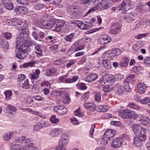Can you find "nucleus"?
Returning <instances> with one entry per match:
<instances>
[{
  "mask_svg": "<svg viewBox=\"0 0 150 150\" xmlns=\"http://www.w3.org/2000/svg\"><path fill=\"white\" fill-rule=\"evenodd\" d=\"M133 131L137 136L134 138V141H145L146 139V130L142 126L138 125H134L132 127Z\"/></svg>",
  "mask_w": 150,
  "mask_h": 150,
  "instance_id": "1",
  "label": "nucleus"
},
{
  "mask_svg": "<svg viewBox=\"0 0 150 150\" xmlns=\"http://www.w3.org/2000/svg\"><path fill=\"white\" fill-rule=\"evenodd\" d=\"M28 34L25 31H23L21 33L16 39V43L17 48H18V46L25 43H28Z\"/></svg>",
  "mask_w": 150,
  "mask_h": 150,
  "instance_id": "2",
  "label": "nucleus"
},
{
  "mask_svg": "<svg viewBox=\"0 0 150 150\" xmlns=\"http://www.w3.org/2000/svg\"><path fill=\"white\" fill-rule=\"evenodd\" d=\"M114 77L111 75H105L103 77V80L101 81V84L103 86L111 85L115 81Z\"/></svg>",
  "mask_w": 150,
  "mask_h": 150,
  "instance_id": "3",
  "label": "nucleus"
},
{
  "mask_svg": "<svg viewBox=\"0 0 150 150\" xmlns=\"http://www.w3.org/2000/svg\"><path fill=\"white\" fill-rule=\"evenodd\" d=\"M55 22L54 21H47L42 19L40 21V24L41 27L44 28L50 29L53 27Z\"/></svg>",
  "mask_w": 150,
  "mask_h": 150,
  "instance_id": "4",
  "label": "nucleus"
},
{
  "mask_svg": "<svg viewBox=\"0 0 150 150\" xmlns=\"http://www.w3.org/2000/svg\"><path fill=\"white\" fill-rule=\"evenodd\" d=\"M121 25L120 23L117 22L113 23L110 32L113 34H117L121 31Z\"/></svg>",
  "mask_w": 150,
  "mask_h": 150,
  "instance_id": "5",
  "label": "nucleus"
},
{
  "mask_svg": "<svg viewBox=\"0 0 150 150\" xmlns=\"http://www.w3.org/2000/svg\"><path fill=\"white\" fill-rule=\"evenodd\" d=\"M115 132L114 130H107L104 134V139L106 141L112 140V137L115 135Z\"/></svg>",
  "mask_w": 150,
  "mask_h": 150,
  "instance_id": "6",
  "label": "nucleus"
},
{
  "mask_svg": "<svg viewBox=\"0 0 150 150\" xmlns=\"http://www.w3.org/2000/svg\"><path fill=\"white\" fill-rule=\"evenodd\" d=\"M53 109L55 112L61 115L66 114L67 111V109L62 105L55 106L54 107Z\"/></svg>",
  "mask_w": 150,
  "mask_h": 150,
  "instance_id": "7",
  "label": "nucleus"
},
{
  "mask_svg": "<svg viewBox=\"0 0 150 150\" xmlns=\"http://www.w3.org/2000/svg\"><path fill=\"white\" fill-rule=\"evenodd\" d=\"M111 40V38L109 36L104 34L103 35L101 38L99 40L98 42L101 45L107 44Z\"/></svg>",
  "mask_w": 150,
  "mask_h": 150,
  "instance_id": "8",
  "label": "nucleus"
},
{
  "mask_svg": "<svg viewBox=\"0 0 150 150\" xmlns=\"http://www.w3.org/2000/svg\"><path fill=\"white\" fill-rule=\"evenodd\" d=\"M28 11V9L26 8L23 6L16 7L14 9V12L18 14L25 13L27 12Z\"/></svg>",
  "mask_w": 150,
  "mask_h": 150,
  "instance_id": "9",
  "label": "nucleus"
},
{
  "mask_svg": "<svg viewBox=\"0 0 150 150\" xmlns=\"http://www.w3.org/2000/svg\"><path fill=\"white\" fill-rule=\"evenodd\" d=\"M131 2V0H124L120 6V9L125 10V11L128 10L129 9L128 7Z\"/></svg>",
  "mask_w": 150,
  "mask_h": 150,
  "instance_id": "10",
  "label": "nucleus"
},
{
  "mask_svg": "<svg viewBox=\"0 0 150 150\" xmlns=\"http://www.w3.org/2000/svg\"><path fill=\"white\" fill-rule=\"evenodd\" d=\"M62 130L60 128H56L51 131L50 134L52 137H56L58 136V135L61 134Z\"/></svg>",
  "mask_w": 150,
  "mask_h": 150,
  "instance_id": "11",
  "label": "nucleus"
},
{
  "mask_svg": "<svg viewBox=\"0 0 150 150\" xmlns=\"http://www.w3.org/2000/svg\"><path fill=\"white\" fill-rule=\"evenodd\" d=\"M7 41H6L1 38H0V46L4 52H6L9 47V45Z\"/></svg>",
  "mask_w": 150,
  "mask_h": 150,
  "instance_id": "12",
  "label": "nucleus"
},
{
  "mask_svg": "<svg viewBox=\"0 0 150 150\" xmlns=\"http://www.w3.org/2000/svg\"><path fill=\"white\" fill-rule=\"evenodd\" d=\"M64 25V23L62 21H59L57 22L55 21L54 25L53 26V27H55L54 30L56 32H59Z\"/></svg>",
  "mask_w": 150,
  "mask_h": 150,
  "instance_id": "13",
  "label": "nucleus"
},
{
  "mask_svg": "<svg viewBox=\"0 0 150 150\" xmlns=\"http://www.w3.org/2000/svg\"><path fill=\"white\" fill-rule=\"evenodd\" d=\"M137 88L138 93H144L146 90V87L144 83H139L138 84Z\"/></svg>",
  "mask_w": 150,
  "mask_h": 150,
  "instance_id": "14",
  "label": "nucleus"
},
{
  "mask_svg": "<svg viewBox=\"0 0 150 150\" xmlns=\"http://www.w3.org/2000/svg\"><path fill=\"white\" fill-rule=\"evenodd\" d=\"M131 110L128 109H125L121 112V116L124 119H129Z\"/></svg>",
  "mask_w": 150,
  "mask_h": 150,
  "instance_id": "15",
  "label": "nucleus"
},
{
  "mask_svg": "<svg viewBox=\"0 0 150 150\" xmlns=\"http://www.w3.org/2000/svg\"><path fill=\"white\" fill-rule=\"evenodd\" d=\"M18 48L21 52L23 53H26L29 50L28 45V43L22 44L18 46Z\"/></svg>",
  "mask_w": 150,
  "mask_h": 150,
  "instance_id": "16",
  "label": "nucleus"
},
{
  "mask_svg": "<svg viewBox=\"0 0 150 150\" xmlns=\"http://www.w3.org/2000/svg\"><path fill=\"white\" fill-rule=\"evenodd\" d=\"M4 6L5 8L8 10H12L13 8V3L10 0H7Z\"/></svg>",
  "mask_w": 150,
  "mask_h": 150,
  "instance_id": "17",
  "label": "nucleus"
},
{
  "mask_svg": "<svg viewBox=\"0 0 150 150\" xmlns=\"http://www.w3.org/2000/svg\"><path fill=\"white\" fill-rule=\"evenodd\" d=\"M98 78L97 75L93 73L88 75L86 79V81L88 82H91L95 80Z\"/></svg>",
  "mask_w": 150,
  "mask_h": 150,
  "instance_id": "18",
  "label": "nucleus"
},
{
  "mask_svg": "<svg viewBox=\"0 0 150 150\" xmlns=\"http://www.w3.org/2000/svg\"><path fill=\"white\" fill-rule=\"evenodd\" d=\"M62 102L64 104L69 103L70 101L69 94L68 93H67L64 95L62 96Z\"/></svg>",
  "mask_w": 150,
  "mask_h": 150,
  "instance_id": "19",
  "label": "nucleus"
},
{
  "mask_svg": "<svg viewBox=\"0 0 150 150\" xmlns=\"http://www.w3.org/2000/svg\"><path fill=\"white\" fill-rule=\"evenodd\" d=\"M84 107L87 109L92 110L96 109V106L95 104H93L91 103H84L83 104Z\"/></svg>",
  "mask_w": 150,
  "mask_h": 150,
  "instance_id": "20",
  "label": "nucleus"
},
{
  "mask_svg": "<svg viewBox=\"0 0 150 150\" xmlns=\"http://www.w3.org/2000/svg\"><path fill=\"white\" fill-rule=\"evenodd\" d=\"M112 51L113 52H107L103 54L102 57H103L110 58V59H112L113 58L112 56L116 55L115 53L116 52L117 50L115 49L114 50H113Z\"/></svg>",
  "mask_w": 150,
  "mask_h": 150,
  "instance_id": "21",
  "label": "nucleus"
},
{
  "mask_svg": "<svg viewBox=\"0 0 150 150\" xmlns=\"http://www.w3.org/2000/svg\"><path fill=\"white\" fill-rule=\"evenodd\" d=\"M13 133L12 132H7L3 136V138L4 140L8 141L11 140L13 137Z\"/></svg>",
  "mask_w": 150,
  "mask_h": 150,
  "instance_id": "22",
  "label": "nucleus"
},
{
  "mask_svg": "<svg viewBox=\"0 0 150 150\" xmlns=\"http://www.w3.org/2000/svg\"><path fill=\"white\" fill-rule=\"evenodd\" d=\"M129 62V59L127 57H125L123 59V61L121 62L119 66L121 67H127Z\"/></svg>",
  "mask_w": 150,
  "mask_h": 150,
  "instance_id": "23",
  "label": "nucleus"
},
{
  "mask_svg": "<svg viewBox=\"0 0 150 150\" xmlns=\"http://www.w3.org/2000/svg\"><path fill=\"white\" fill-rule=\"evenodd\" d=\"M110 1L109 0H102L101 1V4L103 5L104 9H106L109 8L110 5Z\"/></svg>",
  "mask_w": 150,
  "mask_h": 150,
  "instance_id": "24",
  "label": "nucleus"
},
{
  "mask_svg": "<svg viewBox=\"0 0 150 150\" xmlns=\"http://www.w3.org/2000/svg\"><path fill=\"white\" fill-rule=\"evenodd\" d=\"M116 87L117 88V93L118 94L120 95L123 93L124 90V88L123 86H122L119 84H117L116 85Z\"/></svg>",
  "mask_w": 150,
  "mask_h": 150,
  "instance_id": "25",
  "label": "nucleus"
},
{
  "mask_svg": "<svg viewBox=\"0 0 150 150\" xmlns=\"http://www.w3.org/2000/svg\"><path fill=\"white\" fill-rule=\"evenodd\" d=\"M40 72V71L38 69H36L35 72H33V74H31L30 77L31 79L33 80L37 79L38 77Z\"/></svg>",
  "mask_w": 150,
  "mask_h": 150,
  "instance_id": "26",
  "label": "nucleus"
},
{
  "mask_svg": "<svg viewBox=\"0 0 150 150\" xmlns=\"http://www.w3.org/2000/svg\"><path fill=\"white\" fill-rule=\"evenodd\" d=\"M121 141H113L111 144V146L113 148L120 147L122 144Z\"/></svg>",
  "mask_w": 150,
  "mask_h": 150,
  "instance_id": "27",
  "label": "nucleus"
},
{
  "mask_svg": "<svg viewBox=\"0 0 150 150\" xmlns=\"http://www.w3.org/2000/svg\"><path fill=\"white\" fill-rule=\"evenodd\" d=\"M98 108L100 112H106L109 109V107L107 106H103L101 105H99Z\"/></svg>",
  "mask_w": 150,
  "mask_h": 150,
  "instance_id": "28",
  "label": "nucleus"
},
{
  "mask_svg": "<svg viewBox=\"0 0 150 150\" xmlns=\"http://www.w3.org/2000/svg\"><path fill=\"white\" fill-rule=\"evenodd\" d=\"M13 150H27V149L19 144H16L14 145Z\"/></svg>",
  "mask_w": 150,
  "mask_h": 150,
  "instance_id": "29",
  "label": "nucleus"
},
{
  "mask_svg": "<svg viewBox=\"0 0 150 150\" xmlns=\"http://www.w3.org/2000/svg\"><path fill=\"white\" fill-rule=\"evenodd\" d=\"M102 64L104 67L107 69H110L111 68V65L110 62L104 59L102 60Z\"/></svg>",
  "mask_w": 150,
  "mask_h": 150,
  "instance_id": "30",
  "label": "nucleus"
},
{
  "mask_svg": "<svg viewBox=\"0 0 150 150\" xmlns=\"http://www.w3.org/2000/svg\"><path fill=\"white\" fill-rule=\"evenodd\" d=\"M50 120L53 123L56 124L59 121V119L56 117V116L53 115L51 117Z\"/></svg>",
  "mask_w": 150,
  "mask_h": 150,
  "instance_id": "31",
  "label": "nucleus"
},
{
  "mask_svg": "<svg viewBox=\"0 0 150 150\" xmlns=\"http://www.w3.org/2000/svg\"><path fill=\"white\" fill-rule=\"evenodd\" d=\"M57 70L56 69L54 68H52L48 70L46 73L47 76H49L52 75L53 74L55 73Z\"/></svg>",
  "mask_w": 150,
  "mask_h": 150,
  "instance_id": "32",
  "label": "nucleus"
},
{
  "mask_svg": "<svg viewBox=\"0 0 150 150\" xmlns=\"http://www.w3.org/2000/svg\"><path fill=\"white\" fill-rule=\"evenodd\" d=\"M16 110L15 108L11 106V105H8L6 109L7 112L11 114L12 112Z\"/></svg>",
  "mask_w": 150,
  "mask_h": 150,
  "instance_id": "33",
  "label": "nucleus"
},
{
  "mask_svg": "<svg viewBox=\"0 0 150 150\" xmlns=\"http://www.w3.org/2000/svg\"><path fill=\"white\" fill-rule=\"evenodd\" d=\"M135 76L134 75H130L125 79L124 83H128L132 79L134 78Z\"/></svg>",
  "mask_w": 150,
  "mask_h": 150,
  "instance_id": "34",
  "label": "nucleus"
},
{
  "mask_svg": "<svg viewBox=\"0 0 150 150\" xmlns=\"http://www.w3.org/2000/svg\"><path fill=\"white\" fill-rule=\"evenodd\" d=\"M35 50L36 53L40 55H42V51L39 45H37L35 47Z\"/></svg>",
  "mask_w": 150,
  "mask_h": 150,
  "instance_id": "35",
  "label": "nucleus"
},
{
  "mask_svg": "<svg viewBox=\"0 0 150 150\" xmlns=\"http://www.w3.org/2000/svg\"><path fill=\"white\" fill-rule=\"evenodd\" d=\"M24 53L20 51V52H18L16 54V57L19 59H23L25 57V55H24Z\"/></svg>",
  "mask_w": 150,
  "mask_h": 150,
  "instance_id": "36",
  "label": "nucleus"
},
{
  "mask_svg": "<svg viewBox=\"0 0 150 150\" xmlns=\"http://www.w3.org/2000/svg\"><path fill=\"white\" fill-rule=\"evenodd\" d=\"M4 93L6 96V99L8 100L10 99V97L12 95V93L9 90L6 91L4 92Z\"/></svg>",
  "mask_w": 150,
  "mask_h": 150,
  "instance_id": "37",
  "label": "nucleus"
},
{
  "mask_svg": "<svg viewBox=\"0 0 150 150\" xmlns=\"http://www.w3.org/2000/svg\"><path fill=\"white\" fill-rule=\"evenodd\" d=\"M130 113V115L129 119H135L138 117V115L133 111L131 110Z\"/></svg>",
  "mask_w": 150,
  "mask_h": 150,
  "instance_id": "38",
  "label": "nucleus"
},
{
  "mask_svg": "<svg viewBox=\"0 0 150 150\" xmlns=\"http://www.w3.org/2000/svg\"><path fill=\"white\" fill-rule=\"evenodd\" d=\"M128 106L131 108L137 110H139V108L137 105L132 103H129L128 105Z\"/></svg>",
  "mask_w": 150,
  "mask_h": 150,
  "instance_id": "39",
  "label": "nucleus"
},
{
  "mask_svg": "<svg viewBox=\"0 0 150 150\" xmlns=\"http://www.w3.org/2000/svg\"><path fill=\"white\" fill-rule=\"evenodd\" d=\"M74 36V34L73 33H71L69 35L66 36L65 37V39L67 41L70 42L71 41Z\"/></svg>",
  "mask_w": 150,
  "mask_h": 150,
  "instance_id": "40",
  "label": "nucleus"
},
{
  "mask_svg": "<svg viewBox=\"0 0 150 150\" xmlns=\"http://www.w3.org/2000/svg\"><path fill=\"white\" fill-rule=\"evenodd\" d=\"M35 64V62H29L28 63H26L24 64L23 65V67L24 68H26L30 66L32 67Z\"/></svg>",
  "mask_w": 150,
  "mask_h": 150,
  "instance_id": "41",
  "label": "nucleus"
},
{
  "mask_svg": "<svg viewBox=\"0 0 150 150\" xmlns=\"http://www.w3.org/2000/svg\"><path fill=\"white\" fill-rule=\"evenodd\" d=\"M41 85L42 86H45L50 88L51 85L48 81H47L42 82L41 83Z\"/></svg>",
  "mask_w": 150,
  "mask_h": 150,
  "instance_id": "42",
  "label": "nucleus"
},
{
  "mask_svg": "<svg viewBox=\"0 0 150 150\" xmlns=\"http://www.w3.org/2000/svg\"><path fill=\"white\" fill-rule=\"evenodd\" d=\"M22 87L24 89H27L29 88V85L28 83V80L25 81L22 85Z\"/></svg>",
  "mask_w": 150,
  "mask_h": 150,
  "instance_id": "43",
  "label": "nucleus"
},
{
  "mask_svg": "<svg viewBox=\"0 0 150 150\" xmlns=\"http://www.w3.org/2000/svg\"><path fill=\"white\" fill-rule=\"evenodd\" d=\"M141 102L142 103L147 104L150 105V98H147L142 99V100Z\"/></svg>",
  "mask_w": 150,
  "mask_h": 150,
  "instance_id": "44",
  "label": "nucleus"
},
{
  "mask_svg": "<svg viewBox=\"0 0 150 150\" xmlns=\"http://www.w3.org/2000/svg\"><path fill=\"white\" fill-rule=\"evenodd\" d=\"M149 119L147 117H141L140 118L139 121L141 123L145 122V123L148 122Z\"/></svg>",
  "mask_w": 150,
  "mask_h": 150,
  "instance_id": "45",
  "label": "nucleus"
},
{
  "mask_svg": "<svg viewBox=\"0 0 150 150\" xmlns=\"http://www.w3.org/2000/svg\"><path fill=\"white\" fill-rule=\"evenodd\" d=\"M90 92H88L85 93L82 97L81 99L83 100H87L89 96Z\"/></svg>",
  "mask_w": 150,
  "mask_h": 150,
  "instance_id": "46",
  "label": "nucleus"
},
{
  "mask_svg": "<svg viewBox=\"0 0 150 150\" xmlns=\"http://www.w3.org/2000/svg\"><path fill=\"white\" fill-rule=\"evenodd\" d=\"M79 110H80L78 109L75 110L74 112V114L75 115L81 117L83 116V113H81L80 112Z\"/></svg>",
  "mask_w": 150,
  "mask_h": 150,
  "instance_id": "47",
  "label": "nucleus"
},
{
  "mask_svg": "<svg viewBox=\"0 0 150 150\" xmlns=\"http://www.w3.org/2000/svg\"><path fill=\"white\" fill-rule=\"evenodd\" d=\"M123 85L124 90L125 89L126 91L129 92L131 90L128 83H124Z\"/></svg>",
  "mask_w": 150,
  "mask_h": 150,
  "instance_id": "48",
  "label": "nucleus"
},
{
  "mask_svg": "<svg viewBox=\"0 0 150 150\" xmlns=\"http://www.w3.org/2000/svg\"><path fill=\"white\" fill-rule=\"evenodd\" d=\"M95 100L97 102L99 101L101 99V96L100 93L98 92H96L95 95Z\"/></svg>",
  "mask_w": 150,
  "mask_h": 150,
  "instance_id": "49",
  "label": "nucleus"
},
{
  "mask_svg": "<svg viewBox=\"0 0 150 150\" xmlns=\"http://www.w3.org/2000/svg\"><path fill=\"white\" fill-rule=\"evenodd\" d=\"M95 127V124H93L92 125L91 127L90 131V136L92 138L93 137V134L94 131V129Z\"/></svg>",
  "mask_w": 150,
  "mask_h": 150,
  "instance_id": "50",
  "label": "nucleus"
},
{
  "mask_svg": "<svg viewBox=\"0 0 150 150\" xmlns=\"http://www.w3.org/2000/svg\"><path fill=\"white\" fill-rule=\"evenodd\" d=\"M25 146L28 148V149L32 148V147L35 146L34 144L30 142H26Z\"/></svg>",
  "mask_w": 150,
  "mask_h": 150,
  "instance_id": "51",
  "label": "nucleus"
},
{
  "mask_svg": "<svg viewBox=\"0 0 150 150\" xmlns=\"http://www.w3.org/2000/svg\"><path fill=\"white\" fill-rule=\"evenodd\" d=\"M18 2L23 5H28V2L27 0H17Z\"/></svg>",
  "mask_w": 150,
  "mask_h": 150,
  "instance_id": "52",
  "label": "nucleus"
},
{
  "mask_svg": "<svg viewBox=\"0 0 150 150\" xmlns=\"http://www.w3.org/2000/svg\"><path fill=\"white\" fill-rule=\"evenodd\" d=\"M132 144L136 146L139 147L142 145V143L141 141H133Z\"/></svg>",
  "mask_w": 150,
  "mask_h": 150,
  "instance_id": "53",
  "label": "nucleus"
},
{
  "mask_svg": "<svg viewBox=\"0 0 150 150\" xmlns=\"http://www.w3.org/2000/svg\"><path fill=\"white\" fill-rule=\"evenodd\" d=\"M146 34L145 33L140 34L136 36L135 37V38L138 40L141 39L143 37H146Z\"/></svg>",
  "mask_w": 150,
  "mask_h": 150,
  "instance_id": "54",
  "label": "nucleus"
},
{
  "mask_svg": "<svg viewBox=\"0 0 150 150\" xmlns=\"http://www.w3.org/2000/svg\"><path fill=\"white\" fill-rule=\"evenodd\" d=\"M25 75L23 74H20L19 75L18 80V81L21 82L22 81H23L24 79H25Z\"/></svg>",
  "mask_w": 150,
  "mask_h": 150,
  "instance_id": "55",
  "label": "nucleus"
},
{
  "mask_svg": "<svg viewBox=\"0 0 150 150\" xmlns=\"http://www.w3.org/2000/svg\"><path fill=\"white\" fill-rule=\"evenodd\" d=\"M25 102L27 104H29L33 102V99L31 98H29L25 100Z\"/></svg>",
  "mask_w": 150,
  "mask_h": 150,
  "instance_id": "56",
  "label": "nucleus"
},
{
  "mask_svg": "<svg viewBox=\"0 0 150 150\" xmlns=\"http://www.w3.org/2000/svg\"><path fill=\"white\" fill-rule=\"evenodd\" d=\"M4 37L6 39H10L11 37V34L9 33H5L4 35Z\"/></svg>",
  "mask_w": 150,
  "mask_h": 150,
  "instance_id": "57",
  "label": "nucleus"
},
{
  "mask_svg": "<svg viewBox=\"0 0 150 150\" xmlns=\"http://www.w3.org/2000/svg\"><path fill=\"white\" fill-rule=\"evenodd\" d=\"M128 138V136L124 135L122 137H117L116 138V140H128V139H127Z\"/></svg>",
  "mask_w": 150,
  "mask_h": 150,
  "instance_id": "58",
  "label": "nucleus"
},
{
  "mask_svg": "<svg viewBox=\"0 0 150 150\" xmlns=\"http://www.w3.org/2000/svg\"><path fill=\"white\" fill-rule=\"evenodd\" d=\"M29 139H26V137L25 136H22L21 138H20L19 137H16V139H15V141H24L25 140H29Z\"/></svg>",
  "mask_w": 150,
  "mask_h": 150,
  "instance_id": "59",
  "label": "nucleus"
},
{
  "mask_svg": "<svg viewBox=\"0 0 150 150\" xmlns=\"http://www.w3.org/2000/svg\"><path fill=\"white\" fill-rule=\"evenodd\" d=\"M80 1L83 4H90V0H80Z\"/></svg>",
  "mask_w": 150,
  "mask_h": 150,
  "instance_id": "60",
  "label": "nucleus"
},
{
  "mask_svg": "<svg viewBox=\"0 0 150 150\" xmlns=\"http://www.w3.org/2000/svg\"><path fill=\"white\" fill-rule=\"evenodd\" d=\"M38 123L40 125L41 128L43 127L47 126V124L46 122L44 121H42L41 122H39Z\"/></svg>",
  "mask_w": 150,
  "mask_h": 150,
  "instance_id": "61",
  "label": "nucleus"
},
{
  "mask_svg": "<svg viewBox=\"0 0 150 150\" xmlns=\"http://www.w3.org/2000/svg\"><path fill=\"white\" fill-rule=\"evenodd\" d=\"M70 120L72 123L75 125H77L79 124L78 120L76 118H71Z\"/></svg>",
  "mask_w": 150,
  "mask_h": 150,
  "instance_id": "62",
  "label": "nucleus"
},
{
  "mask_svg": "<svg viewBox=\"0 0 150 150\" xmlns=\"http://www.w3.org/2000/svg\"><path fill=\"white\" fill-rule=\"evenodd\" d=\"M43 6L42 4H37L35 6V8L37 10H39L43 8Z\"/></svg>",
  "mask_w": 150,
  "mask_h": 150,
  "instance_id": "63",
  "label": "nucleus"
},
{
  "mask_svg": "<svg viewBox=\"0 0 150 150\" xmlns=\"http://www.w3.org/2000/svg\"><path fill=\"white\" fill-rule=\"evenodd\" d=\"M124 20L127 22H130L132 20V18L130 16H127L124 17Z\"/></svg>",
  "mask_w": 150,
  "mask_h": 150,
  "instance_id": "64",
  "label": "nucleus"
}]
</instances>
